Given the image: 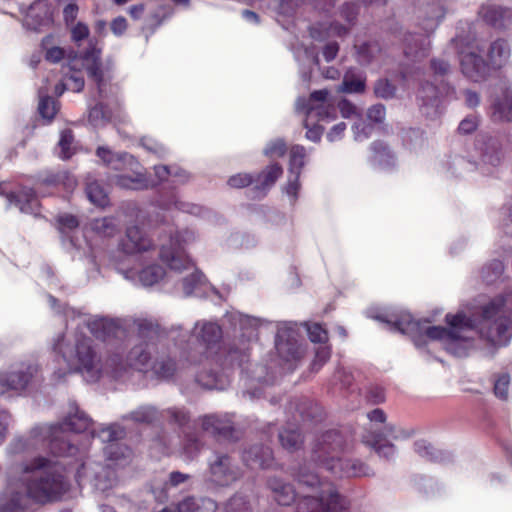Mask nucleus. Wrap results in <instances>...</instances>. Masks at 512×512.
<instances>
[{
  "instance_id": "44",
  "label": "nucleus",
  "mask_w": 512,
  "mask_h": 512,
  "mask_svg": "<svg viewBox=\"0 0 512 512\" xmlns=\"http://www.w3.org/2000/svg\"><path fill=\"white\" fill-rule=\"evenodd\" d=\"M53 37L47 36L42 40V48L45 50V58L47 61L57 63L64 57V50L57 46H52Z\"/></svg>"
},
{
  "instance_id": "39",
  "label": "nucleus",
  "mask_w": 512,
  "mask_h": 512,
  "mask_svg": "<svg viewBox=\"0 0 512 512\" xmlns=\"http://www.w3.org/2000/svg\"><path fill=\"white\" fill-rule=\"evenodd\" d=\"M373 161L375 164L387 168L394 165V155L391 150L381 142H374L372 145Z\"/></svg>"
},
{
  "instance_id": "4",
  "label": "nucleus",
  "mask_w": 512,
  "mask_h": 512,
  "mask_svg": "<svg viewBox=\"0 0 512 512\" xmlns=\"http://www.w3.org/2000/svg\"><path fill=\"white\" fill-rule=\"evenodd\" d=\"M195 239L196 236L193 231L184 230L170 237L169 243L162 244L160 252L156 255L168 266V273L161 266L149 264L155 255H150V258L145 262H137L139 267H132L127 270L121 269V272L127 279L138 281L143 286H152L164 279L165 276L172 278L173 274L188 271L189 275L182 279L184 295L201 296L204 277L195 269L193 262L185 253V246Z\"/></svg>"
},
{
  "instance_id": "13",
  "label": "nucleus",
  "mask_w": 512,
  "mask_h": 512,
  "mask_svg": "<svg viewBox=\"0 0 512 512\" xmlns=\"http://www.w3.org/2000/svg\"><path fill=\"white\" fill-rule=\"evenodd\" d=\"M38 367L32 363H21L9 371L0 372V397L9 393H21L30 384Z\"/></svg>"
},
{
  "instance_id": "64",
  "label": "nucleus",
  "mask_w": 512,
  "mask_h": 512,
  "mask_svg": "<svg viewBox=\"0 0 512 512\" xmlns=\"http://www.w3.org/2000/svg\"><path fill=\"white\" fill-rule=\"evenodd\" d=\"M367 117L371 122L381 123L385 118V108L381 104L373 105L368 109Z\"/></svg>"
},
{
  "instance_id": "50",
  "label": "nucleus",
  "mask_w": 512,
  "mask_h": 512,
  "mask_svg": "<svg viewBox=\"0 0 512 512\" xmlns=\"http://www.w3.org/2000/svg\"><path fill=\"white\" fill-rule=\"evenodd\" d=\"M286 143L282 139H276L269 142L265 149L264 154L269 158L282 157L286 152Z\"/></svg>"
},
{
  "instance_id": "48",
  "label": "nucleus",
  "mask_w": 512,
  "mask_h": 512,
  "mask_svg": "<svg viewBox=\"0 0 512 512\" xmlns=\"http://www.w3.org/2000/svg\"><path fill=\"white\" fill-rule=\"evenodd\" d=\"M379 52L378 45L376 43H365L357 49V59L361 64H368L375 57V54Z\"/></svg>"
},
{
  "instance_id": "3",
  "label": "nucleus",
  "mask_w": 512,
  "mask_h": 512,
  "mask_svg": "<svg viewBox=\"0 0 512 512\" xmlns=\"http://www.w3.org/2000/svg\"><path fill=\"white\" fill-rule=\"evenodd\" d=\"M137 325L140 337L147 339L146 347L135 346L126 360L121 353H113L102 365L93 341L82 333L59 336L53 342V351L62 359L67 372L80 373L87 382H97L104 376L120 379L128 368L146 370L150 360V346L159 338L158 327L152 322L140 320Z\"/></svg>"
},
{
  "instance_id": "35",
  "label": "nucleus",
  "mask_w": 512,
  "mask_h": 512,
  "mask_svg": "<svg viewBox=\"0 0 512 512\" xmlns=\"http://www.w3.org/2000/svg\"><path fill=\"white\" fill-rule=\"evenodd\" d=\"M283 169L277 164H271L267 166L265 170H263L257 177V188L261 190H266L272 187L277 179L282 175Z\"/></svg>"
},
{
  "instance_id": "5",
  "label": "nucleus",
  "mask_w": 512,
  "mask_h": 512,
  "mask_svg": "<svg viewBox=\"0 0 512 512\" xmlns=\"http://www.w3.org/2000/svg\"><path fill=\"white\" fill-rule=\"evenodd\" d=\"M102 442H108L104 448L105 464L86 460L75 465V479L81 485L91 483L94 488L106 493L118 483L116 468H123L131 461V450L116 442L124 436L121 426L113 424L99 430L97 434Z\"/></svg>"
},
{
  "instance_id": "18",
  "label": "nucleus",
  "mask_w": 512,
  "mask_h": 512,
  "mask_svg": "<svg viewBox=\"0 0 512 512\" xmlns=\"http://www.w3.org/2000/svg\"><path fill=\"white\" fill-rule=\"evenodd\" d=\"M239 473L227 455L214 454L209 460L207 482L216 486H227L234 482Z\"/></svg>"
},
{
  "instance_id": "56",
  "label": "nucleus",
  "mask_w": 512,
  "mask_h": 512,
  "mask_svg": "<svg viewBox=\"0 0 512 512\" xmlns=\"http://www.w3.org/2000/svg\"><path fill=\"white\" fill-rule=\"evenodd\" d=\"M510 378L508 375H501L495 382L494 392L500 399H507Z\"/></svg>"
},
{
  "instance_id": "7",
  "label": "nucleus",
  "mask_w": 512,
  "mask_h": 512,
  "mask_svg": "<svg viewBox=\"0 0 512 512\" xmlns=\"http://www.w3.org/2000/svg\"><path fill=\"white\" fill-rule=\"evenodd\" d=\"M169 338L175 341V346L185 350L181 354L182 368L190 365H203L206 367L211 362L219 361L222 330L217 323L205 320L198 321L195 323L192 334L187 340L185 335H176L175 331L169 332Z\"/></svg>"
},
{
  "instance_id": "46",
  "label": "nucleus",
  "mask_w": 512,
  "mask_h": 512,
  "mask_svg": "<svg viewBox=\"0 0 512 512\" xmlns=\"http://www.w3.org/2000/svg\"><path fill=\"white\" fill-rule=\"evenodd\" d=\"M157 417V412L153 407L143 406L133 411L129 418L138 423H150Z\"/></svg>"
},
{
  "instance_id": "27",
  "label": "nucleus",
  "mask_w": 512,
  "mask_h": 512,
  "mask_svg": "<svg viewBox=\"0 0 512 512\" xmlns=\"http://www.w3.org/2000/svg\"><path fill=\"white\" fill-rule=\"evenodd\" d=\"M10 203L19 207L21 212L28 214H38L39 203L32 189L25 188L18 194H11L8 197Z\"/></svg>"
},
{
  "instance_id": "42",
  "label": "nucleus",
  "mask_w": 512,
  "mask_h": 512,
  "mask_svg": "<svg viewBox=\"0 0 512 512\" xmlns=\"http://www.w3.org/2000/svg\"><path fill=\"white\" fill-rule=\"evenodd\" d=\"M154 171L159 181H164L168 179V177H172L173 182L184 183L188 179L187 173L181 169H174L173 171H171L169 167L160 165L155 166Z\"/></svg>"
},
{
  "instance_id": "32",
  "label": "nucleus",
  "mask_w": 512,
  "mask_h": 512,
  "mask_svg": "<svg viewBox=\"0 0 512 512\" xmlns=\"http://www.w3.org/2000/svg\"><path fill=\"white\" fill-rule=\"evenodd\" d=\"M60 184L66 190L70 191L76 187L77 181L74 178V176L70 175L67 172H60L57 174L49 173L41 179V181L38 184L37 190H38V192H41L40 191L41 186H57Z\"/></svg>"
},
{
  "instance_id": "23",
  "label": "nucleus",
  "mask_w": 512,
  "mask_h": 512,
  "mask_svg": "<svg viewBox=\"0 0 512 512\" xmlns=\"http://www.w3.org/2000/svg\"><path fill=\"white\" fill-rule=\"evenodd\" d=\"M491 118L494 122L512 121V90L510 88L501 90L493 100Z\"/></svg>"
},
{
  "instance_id": "17",
  "label": "nucleus",
  "mask_w": 512,
  "mask_h": 512,
  "mask_svg": "<svg viewBox=\"0 0 512 512\" xmlns=\"http://www.w3.org/2000/svg\"><path fill=\"white\" fill-rule=\"evenodd\" d=\"M306 150L303 146L294 145L289 153L288 182L284 187V192L289 201L294 205L298 199L300 190L299 177L305 164Z\"/></svg>"
},
{
  "instance_id": "49",
  "label": "nucleus",
  "mask_w": 512,
  "mask_h": 512,
  "mask_svg": "<svg viewBox=\"0 0 512 512\" xmlns=\"http://www.w3.org/2000/svg\"><path fill=\"white\" fill-rule=\"evenodd\" d=\"M415 451L423 458L436 461L439 458V452L426 440L416 441Z\"/></svg>"
},
{
  "instance_id": "29",
  "label": "nucleus",
  "mask_w": 512,
  "mask_h": 512,
  "mask_svg": "<svg viewBox=\"0 0 512 512\" xmlns=\"http://www.w3.org/2000/svg\"><path fill=\"white\" fill-rule=\"evenodd\" d=\"M348 32V27L336 22H320L311 27L310 33L314 39L323 40L327 37L342 36Z\"/></svg>"
},
{
  "instance_id": "33",
  "label": "nucleus",
  "mask_w": 512,
  "mask_h": 512,
  "mask_svg": "<svg viewBox=\"0 0 512 512\" xmlns=\"http://www.w3.org/2000/svg\"><path fill=\"white\" fill-rule=\"evenodd\" d=\"M279 441L282 447L288 451L297 450L303 444V438L298 428L290 425L279 432Z\"/></svg>"
},
{
  "instance_id": "20",
  "label": "nucleus",
  "mask_w": 512,
  "mask_h": 512,
  "mask_svg": "<svg viewBox=\"0 0 512 512\" xmlns=\"http://www.w3.org/2000/svg\"><path fill=\"white\" fill-rule=\"evenodd\" d=\"M275 347L279 356L289 365L288 370L294 368L293 362L302 357L303 351L298 344L293 332L290 330H279L276 336Z\"/></svg>"
},
{
  "instance_id": "54",
  "label": "nucleus",
  "mask_w": 512,
  "mask_h": 512,
  "mask_svg": "<svg viewBox=\"0 0 512 512\" xmlns=\"http://www.w3.org/2000/svg\"><path fill=\"white\" fill-rule=\"evenodd\" d=\"M395 91V87L387 79H381L375 84V93L381 98H391Z\"/></svg>"
},
{
  "instance_id": "8",
  "label": "nucleus",
  "mask_w": 512,
  "mask_h": 512,
  "mask_svg": "<svg viewBox=\"0 0 512 512\" xmlns=\"http://www.w3.org/2000/svg\"><path fill=\"white\" fill-rule=\"evenodd\" d=\"M300 485L311 490L297 503V512H341L347 507V501L335 490L333 484L321 478L315 472L312 463L304 464L296 473Z\"/></svg>"
},
{
  "instance_id": "24",
  "label": "nucleus",
  "mask_w": 512,
  "mask_h": 512,
  "mask_svg": "<svg viewBox=\"0 0 512 512\" xmlns=\"http://www.w3.org/2000/svg\"><path fill=\"white\" fill-rule=\"evenodd\" d=\"M430 49V41L426 36L409 34L405 38V55L412 61H420L427 57Z\"/></svg>"
},
{
  "instance_id": "19",
  "label": "nucleus",
  "mask_w": 512,
  "mask_h": 512,
  "mask_svg": "<svg viewBox=\"0 0 512 512\" xmlns=\"http://www.w3.org/2000/svg\"><path fill=\"white\" fill-rule=\"evenodd\" d=\"M53 22V9L48 0H37L27 10L24 25L31 30L40 31Z\"/></svg>"
},
{
  "instance_id": "26",
  "label": "nucleus",
  "mask_w": 512,
  "mask_h": 512,
  "mask_svg": "<svg viewBox=\"0 0 512 512\" xmlns=\"http://www.w3.org/2000/svg\"><path fill=\"white\" fill-rule=\"evenodd\" d=\"M201 425L204 431L213 435L228 436L232 431V420L227 415L204 416Z\"/></svg>"
},
{
  "instance_id": "28",
  "label": "nucleus",
  "mask_w": 512,
  "mask_h": 512,
  "mask_svg": "<svg viewBox=\"0 0 512 512\" xmlns=\"http://www.w3.org/2000/svg\"><path fill=\"white\" fill-rule=\"evenodd\" d=\"M217 508L216 503L208 498H196L187 496L177 504L178 512H213Z\"/></svg>"
},
{
  "instance_id": "62",
  "label": "nucleus",
  "mask_w": 512,
  "mask_h": 512,
  "mask_svg": "<svg viewBox=\"0 0 512 512\" xmlns=\"http://www.w3.org/2000/svg\"><path fill=\"white\" fill-rule=\"evenodd\" d=\"M252 183V177L246 173H239L231 176L228 180V184L233 188H243Z\"/></svg>"
},
{
  "instance_id": "53",
  "label": "nucleus",
  "mask_w": 512,
  "mask_h": 512,
  "mask_svg": "<svg viewBox=\"0 0 512 512\" xmlns=\"http://www.w3.org/2000/svg\"><path fill=\"white\" fill-rule=\"evenodd\" d=\"M372 132V125L360 119L353 126L354 139L363 141L367 139Z\"/></svg>"
},
{
  "instance_id": "57",
  "label": "nucleus",
  "mask_w": 512,
  "mask_h": 512,
  "mask_svg": "<svg viewBox=\"0 0 512 512\" xmlns=\"http://www.w3.org/2000/svg\"><path fill=\"white\" fill-rule=\"evenodd\" d=\"M200 448L201 444L199 441L193 436L188 435L183 447L184 454L187 456V458L193 459L200 451Z\"/></svg>"
},
{
  "instance_id": "12",
  "label": "nucleus",
  "mask_w": 512,
  "mask_h": 512,
  "mask_svg": "<svg viewBox=\"0 0 512 512\" xmlns=\"http://www.w3.org/2000/svg\"><path fill=\"white\" fill-rule=\"evenodd\" d=\"M296 109L306 113V138L313 142H318L323 134V128L313 124V121L330 122L336 117L335 101L325 89L314 91L308 100L299 98Z\"/></svg>"
},
{
  "instance_id": "59",
  "label": "nucleus",
  "mask_w": 512,
  "mask_h": 512,
  "mask_svg": "<svg viewBox=\"0 0 512 512\" xmlns=\"http://www.w3.org/2000/svg\"><path fill=\"white\" fill-rule=\"evenodd\" d=\"M430 67L436 76H444L450 71V64L441 58L432 59Z\"/></svg>"
},
{
  "instance_id": "25",
  "label": "nucleus",
  "mask_w": 512,
  "mask_h": 512,
  "mask_svg": "<svg viewBox=\"0 0 512 512\" xmlns=\"http://www.w3.org/2000/svg\"><path fill=\"white\" fill-rule=\"evenodd\" d=\"M243 460L251 468H268L273 460L272 451L267 446L256 445L244 453Z\"/></svg>"
},
{
  "instance_id": "15",
  "label": "nucleus",
  "mask_w": 512,
  "mask_h": 512,
  "mask_svg": "<svg viewBox=\"0 0 512 512\" xmlns=\"http://www.w3.org/2000/svg\"><path fill=\"white\" fill-rule=\"evenodd\" d=\"M475 166L483 175L493 174L503 160V153L496 139L478 140L475 146Z\"/></svg>"
},
{
  "instance_id": "31",
  "label": "nucleus",
  "mask_w": 512,
  "mask_h": 512,
  "mask_svg": "<svg viewBox=\"0 0 512 512\" xmlns=\"http://www.w3.org/2000/svg\"><path fill=\"white\" fill-rule=\"evenodd\" d=\"M439 90L432 84L422 85L418 91V99L422 102L421 106L424 114L430 116L432 113L428 111L431 107L434 112H437L438 108Z\"/></svg>"
},
{
  "instance_id": "2",
  "label": "nucleus",
  "mask_w": 512,
  "mask_h": 512,
  "mask_svg": "<svg viewBox=\"0 0 512 512\" xmlns=\"http://www.w3.org/2000/svg\"><path fill=\"white\" fill-rule=\"evenodd\" d=\"M391 332L408 335L416 346L437 341L450 354L461 357L473 347L474 333L493 347L506 346L512 338V294L498 295L479 306L475 318L464 312L447 314V328L417 321L408 312L371 316Z\"/></svg>"
},
{
  "instance_id": "40",
  "label": "nucleus",
  "mask_w": 512,
  "mask_h": 512,
  "mask_svg": "<svg viewBox=\"0 0 512 512\" xmlns=\"http://www.w3.org/2000/svg\"><path fill=\"white\" fill-rule=\"evenodd\" d=\"M86 195L91 203L99 207H105L109 202L107 192L97 182L87 184Z\"/></svg>"
},
{
  "instance_id": "52",
  "label": "nucleus",
  "mask_w": 512,
  "mask_h": 512,
  "mask_svg": "<svg viewBox=\"0 0 512 512\" xmlns=\"http://www.w3.org/2000/svg\"><path fill=\"white\" fill-rule=\"evenodd\" d=\"M309 338L315 343H324L328 339L327 331L317 323L307 325Z\"/></svg>"
},
{
  "instance_id": "63",
  "label": "nucleus",
  "mask_w": 512,
  "mask_h": 512,
  "mask_svg": "<svg viewBox=\"0 0 512 512\" xmlns=\"http://www.w3.org/2000/svg\"><path fill=\"white\" fill-rule=\"evenodd\" d=\"M142 145L146 150L155 153L160 157L166 153V148L152 138H143Z\"/></svg>"
},
{
  "instance_id": "10",
  "label": "nucleus",
  "mask_w": 512,
  "mask_h": 512,
  "mask_svg": "<svg viewBox=\"0 0 512 512\" xmlns=\"http://www.w3.org/2000/svg\"><path fill=\"white\" fill-rule=\"evenodd\" d=\"M100 51L93 49L85 53L82 58H74L69 64V73L65 72L60 84L56 85L55 93L60 96L65 90L80 92L84 87V78L78 67H85L88 76L97 85L99 97L105 99L113 93L114 86L110 84L112 75L109 69H104L99 63Z\"/></svg>"
},
{
  "instance_id": "36",
  "label": "nucleus",
  "mask_w": 512,
  "mask_h": 512,
  "mask_svg": "<svg viewBox=\"0 0 512 512\" xmlns=\"http://www.w3.org/2000/svg\"><path fill=\"white\" fill-rule=\"evenodd\" d=\"M188 478H189V476L187 474H183L181 472H172L169 475V480L165 481L163 483V487H157L155 485L152 487V492L155 495L156 500L159 502L166 501L168 498V495L166 492L168 487L169 486H172V487L177 486L180 483L185 482Z\"/></svg>"
},
{
  "instance_id": "61",
  "label": "nucleus",
  "mask_w": 512,
  "mask_h": 512,
  "mask_svg": "<svg viewBox=\"0 0 512 512\" xmlns=\"http://www.w3.org/2000/svg\"><path fill=\"white\" fill-rule=\"evenodd\" d=\"M226 510L227 512H247L248 507L242 496H235L228 502Z\"/></svg>"
},
{
  "instance_id": "6",
  "label": "nucleus",
  "mask_w": 512,
  "mask_h": 512,
  "mask_svg": "<svg viewBox=\"0 0 512 512\" xmlns=\"http://www.w3.org/2000/svg\"><path fill=\"white\" fill-rule=\"evenodd\" d=\"M458 30L451 45L457 50L460 69L466 78L474 82L483 81L490 68L500 69L508 63L511 49L506 40L496 39L491 42L485 61L480 54L482 45L477 38L475 25L467 23L466 27H459Z\"/></svg>"
},
{
  "instance_id": "9",
  "label": "nucleus",
  "mask_w": 512,
  "mask_h": 512,
  "mask_svg": "<svg viewBox=\"0 0 512 512\" xmlns=\"http://www.w3.org/2000/svg\"><path fill=\"white\" fill-rule=\"evenodd\" d=\"M343 440L337 431L323 434L312 448L311 461L336 477L368 476L371 471L364 463L341 456Z\"/></svg>"
},
{
  "instance_id": "55",
  "label": "nucleus",
  "mask_w": 512,
  "mask_h": 512,
  "mask_svg": "<svg viewBox=\"0 0 512 512\" xmlns=\"http://www.w3.org/2000/svg\"><path fill=\"white\" fill-rule=\"evenodd\" d=\"M331 355L330 348L328 346H321L315 352V358L312 363V369L318 371L324 363H326Z\"/></svg>"
},
{
  "instance_id": "34",
  "label": "nucleus",
  "mask_w": 512,
  "mask_h": 512,
  "mask_svg": "<svg viewBox=\"0 0 512 512\" xmlns=\"http://www.w3.org/2000/svg\"><path fill=\"white\" fill-rule=\"evenodd\" d=\"M365 78L358 70H348L344 76L340 91L358 93L364 90Z\"/></svg>"
},
{
  "instance_id": "45",
  "label": "nucleus",
  "mask_w": 512,
  "mask_h": 512,
  "mask_svg": "<svg viewBox=\"0 0 512 512\" xmlns=\"http://www.w3.org/2000/svg\"><path fill=\"white\" fill-rule=\"evenodd\" d=\"M110 120V115L104 110L102 103L96 104L89 111V122L94 127L103 126Z\"/></svg>"
},
{
  "instance_id": "51",
  "label": "nucleus",
  "mask_w": 512,
  "mask_h": 512,
  "mask_svg": "<svg viewBox=\"0 0 512 512\" xmlns=\"http://www.w3.org/2000/svg\"><path fill=\"white\" fill-rule=\"evenodd\" d=\"M57 223L61 233H68L79 226V220L71 214H60L57 217Z\"/></svg>"
},
{
  "instance_id": "22",
  "label": "nucleus",
  "mask_w": 512,
  "mask_h": 512,
  "mask_svg": "<svg viewBox=\"0 0 512 512\" xmlns=\"http://www.w3.org/2000/svg\"><path fill=\"white\" fill-rule=\"evenodd\" d=\"M409 437V434L401 428H398L394 425H386L383 436L378 435L374 442L373 446L375 447L377 453L386 459H390L395 454V447L390 443H382L385 439H393V440H401Z\"/></svg>"
},
{
  "instance_id": "38",
  "label": "nucleus",
  "mask_w": 512,
  "mask_h": 512,
  "mask_svg": "<svg viewBox=\"0 0 512 512\" xmlns=\"http://www.w3.org/2000/svg\"><path fill=\"white\" fill-rule=\"evenodd\" d=\"M232 319L235 321L236 324L239 325V328L243 332V335L247 336L248 339H251L256 336L255 331L261 324L260 319L250 317L248 315H243L241 313L233 314Z\"/></svg>"
},
{
  "instance_id": "16",
  "label": "nucleus",
  "mask_w": 512,
  "mask_h": 512,
  "mask_svg": "<svg viewBox=\"0 0 512 512\" xmlns=\"http://www.w3.org/2000/svg\"><path fill=\"white\" fill-rule=\"evenodd\" d=\"M63 314L66 318L67 326L69 324L72 325L74 322L77 327L85 324L91 334L104 340L109 337L115 328L114 323L106 318L98 316L88 317L70 307L64 308Z\"/></svg>"
},
{
  "instance_id": "21",
  "label": "nucleus",
  "mask_w": 512,
  "mask_h": 512,
  "mask_svg": "<svg viewBox=\"0 0 512 512\" xmlns=\"http://www.w3.org/2000/svg\"><path fill=\"white\" fill-rule=\"evenodd\" d=\"M479 17L495 28H507L512 25V10L504 9L496 4H483L478 12Z\"/></svg>"
},
{
  "instance_id": "60",
  "label": "nucleus",
  "mask_w": 512,
  "mask_h": 512,
  "mask_svg": "<svg viewBox=\"0 0 512 512\" xmlns=\"http://www.w3.org/2000/svg\"><path fill=\"white\" fill-rule=\"evenodd\" d=\"M433 12V16L429 17L423 24V28L426 32L433 31L444 16L442 9L439 7H434Z\"/></svg>"
},
{
  "instance_id": "58",
  "label": "nucleus",
  "mask_w": 512,
  "mask_h": 512,
  "mask_svg": "<svg viewBox=\"0 0 512 512\" xmlns=\"http://www.w3.org/2000/svg\"><path fill=\"white\" fill-rule=\"evenodd\" d=\"M89 28L83 22H77L74 26L71 27V37L75 42H80L86 39L89 36Z\"/></svg>"
},
{
  "instance_id": "14",
  "label": "nucleus",
  "mask_w": 512,
  "mask_h": 512,
  "mask_svg": "<svg viewBox=\"0 0 512 512\" xmlns=\"http://www.w3.org/2000/svg\"><path fill=\"white\" fill-rule=\"evenodd\" d=\"M120 247L125 254L135 257L136 262H145L150 255H156L152 241L138 226L127 228Z\"/></svg>"
},
{
  "instance_id": "1",
  "label": "nucleus",
  "mask_w": 512,
  "mask_h": 512,
  "mask_svg": "<svg viewBox=\"0 0 512 512\" xmlns=\"http://www.w3.org/2000/svg\"><path fill=\"white\" fill-rule=\"evenodd\" d=\"M88 432L95 436L91 419L77 406H71L68 416L61 424L34 426L26 436L16 437L8 446L11 454L30 453L48 448L54 457L38 456L21 466L16 487L9 486L0 495V512H15L22 506L26 496L41 504L61 499L71 488L68 472L76 463L79 448L66 438L67 431Z\"/></svg>"
},
{
  "instance_id": "43",
  "label": "nucleus",
  "mask_w": 512,
  "mask_h": 512,
  "mask_svg": "<svg viewBox=\"0 0 512 512\" xmlns=\"http://www.w3.org/2000/svg\"><path fill=\"white\" fill-rule=\"evenodd\" d=\"M154 373L163 379L171 378L178 369L177 364L171 358L157 361L152 367Z\"/></svg>"
},
{
  "instance_id": "47",
  "label": "nucleus",
  "mask_w": 512,
  "mask_h": 512,
  "mask_svg": "<svg viewBox=\"0 0 512 512\" xmlns=\"http://www.w3.org/2000/svg\"><path fill=\"white\" fill-rule=\"evenodd\" d=\"M73 135L70 130H64L61 132L59 140L60 153L59 157L62 159H68L73 154Z\"/></svg>"
},
{
  "instance_id": "41",
  "label": "nucleus",
  "mask_w": 512,
  "mask_h": 512,
  "mask_svg": "<svg viewBox=\"0 0 512 512\" xmlns=\"http://www.w3.org/2000/svg\"><path fill=\"white\" fill-rule=\"evenodd\" d=\"M38 110L44 119L51 120L58 111L57 102L53 98L44 95L42 90H40Z\"/></svg>"
},
{
  "instance_id": "37",
  "label": "nucleus",
  "mask_w": 512,
  "mask_h": 512,
  "mask_svg": "<svg viewBox=\"0 0 512 512\" xmlns=\"http://www.w3.org/2000/svg\"><path fill=\"white\" fill-rule=\"evenodd\" d=\"M89 226L93 232L101 237H111L118 231V225L112 217L94 219Z\"/></svg>"
},
{
  "instance_id": "30",
  "label": "nucleus",
  "mask_w": 512,
  "mask_h": 512,
  "mask_svg": "<svg viewBox=\"0 0 512 512\" xmlns=\"http://www.w3.org/2000/svg\"><path fill=\"white\" fill-rule=\"evenodd\" d=\"M269 487L273 493L274 499L280 505H290L295 500L293 488L280 479L273 478L269 480Z\"/></svg>"
},
{
  "instance_id": "11",
  "label": "nucleus",
  "mask_w": 512,
  "mask_h": 512,
  "mask_svg": "<svg viewBox=\"0 0 512 512\" xmlns=\"http://www.w3.org/2000/svg\"><path fill=\"white\" fill-rule=\"evenodd\" d=\"M97 156L108 166L123 171L116 176L115 184L121 188L141 190L155 185L146 175L142 165L127 153H114L107 147H99Z\"/></svg>"
}]
</instances>
